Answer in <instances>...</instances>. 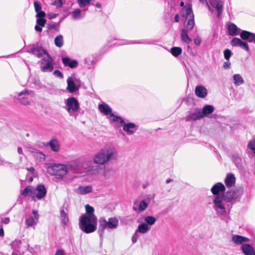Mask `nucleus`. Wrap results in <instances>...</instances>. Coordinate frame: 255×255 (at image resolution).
<instances>
[{
    "label": "nucleus",
    "instance_id": "32",
    "mask_svg": "<svg viewBox=\"0 0 255 255\" xmlns=\"http://www.w3.org/2000/svg\"><path fill=\"white\" fill-rule=\"evenodd\" d=\"M214 108L213 106L207 105L203 107L202 110L200 111L202 118L211 114L214 111Z\"/></svg>",
    "mask_w": 255,
    "mask_h": 255
},
{
    "label": "nucleus",
    "instance_id": "39",
    "mask_svg": "<svg viewBox=\"0 0 255 255\" xmlns=\"http://www.w3.org/2000/svg\"><path fill=\"white\" fill-rule=\"evenodd\" d=\"M60 219L62 223L64 225H67L69 223L68 216L64 210H60Z\"/></svg>",
    "mask_w": 255,
    "mask_h": 255
},
{
    "label": "nucleus",
    "instance_id": "15",
    "mask_svg": "<svg viewBox=\"0 0 255 255\" xmlns=\"http://www.w3.org/2000/svg\"><path fill=\"white\" fill-rule=\"evenodd\" d=\"M29 52L39 58H43L44 56H46V54H48L41 46L38 45L33 46Z\"/></svg>",
    "mask_w": 255,
    "mask_h": 255
},
{
    "label": "nucleus",
    "instance_id": "48",
    "mask_svg": "<svg viewBox=\"0 0 255 255\" xmlns=\"http://www.w3.org/2000/svg\"><path fill=\"white\" fill-rule=\"evenodd\" d=\"M36 24L43 27L45 25L46 23V20L44 19V17H37Z\"/></svg>",
    "mask_w": 255,
    "mask_h": 255
},
{
    "label": "nucleus",
    "instance_id": "9",
    "mask_svg": "<svg viewBox=\"0 0 255 255\" xmlns=\"http://www.w3.org/2000/svg\"><path fill=\"white\" fill-rule=\"evenodd\" d=\"M40 70L43 72H51L54 69V60L49 54L39 61Z\"/></svg>",
    "mask_w": 255,
    "mask_h": 255
},
{
    "label": "nucleus",
    "instance_id": "2",
    "mask_svg": "<svg viewBox=\"0 0 255 255\" xmlns=\"http://www.w3.org/2000/svg\"><path fill=\"white\" fill-rule=\"evenodd\" d=\"M79 226L81 230L86 234L93 233L97 228V218L96 216H81Z\"/></svg>",
    "mask_w": 255,
    "mask_h": 255
},
{
    "label": "nucleus",
    "instance_id": "18",
    "mask_svg": "<svg viewBox=\"0 0 255 255\" xmlns=\"http://www.w3.org/2000/svg\"><path fill=\"white\" fill-rule=\"evenodd\" d=\"M210 4L215 8L217 12V16L220 17L223 11L224 2L222 0H209Z\"/></svg>",
    "mask_w": 255,
    "mask_h": 255
},
{
    "label": "nucleus",
    "instance_id": "57",
    "mask_svg": "<svg viewBox=\"0 0 255 255\" xmlns=\"http://www.w3.org/2000/svg\"><path fill=\"white\" fill-rule=\"evenodd\" d=\"M230 65H231L230 62L227 60V61H226L224 63L223 67L225 69H228V68H230Z\"/></svg>",
    "mask_w": 255,
    "mask_h": 255
},
{
    "label": "nucleus",
    "instance_id": "27",
    "mask_svg": "<svg viewBox=\"0 0 255 255\" xmlns=\"http://www.w3.org/2000/svg\"><path fill=\"white\" fill-rule=\"evenodd\" d=\"M98 107L99 111L106 116L110 115L112 112V108L105 103L99 104Z\"/></svg>",
    "mask_w": 255,
    "mask_h": 255
},
{
    "label": "nucleus",
    "instance_id": "46",
    "mask_svg": "<svg viewBox=\"0 0 255 255\" xmlns=\"http://www.w3.org/2000/svg\"><path fill=\"white\" fill-rule=\"evenodd\" d=\"M85 209H86V211L87 214L83 215V216H95L94 214V209L93 207H92V206H91L89 205H86L85 206Z\"/></svg>",
    "mask_w": 255,
    "mask_h": 255
},
{
    "label": "nucleus",
    "instance_id": "38",
    "mask_svg": "<svg viewBox=\"0 0 255 255\" xmlns=\"http://www.w3.org/2000/svg\"><path fill=\"white\" fill-rule=\"evenodd\" d=\"M233 79L234 83L236 86H240L244 82L243 77L239 74H234L233 76Z\"/></svg>",
    "mask_w": 255,
    "mask_h": 255
},
{
    "label": "nucleus",
    "instance_id": "63",
    "mask_svg": "<svg viewBox=\"0 0 255 255\" xmlns=\"http://www.w3.org/2000/svg\"><path fill=\"white\" fill-rule=\"evenodd\" d=\"M47 27L49 28V29H55V27H56V25L55 24H51V25H49Z\"/></svg>",
    "mask_w": 255,
    "mask_h": 255
},
{
    "label": "nucleus",
    "instance_id": "29",
    "mask_svg": "<svg viewBox=\"0 0 255 255\" xmlns=\"http://www.w3.org/2000/svg\"><path fill=\"white\" fill-rule=\"evenodd\" d=\"M241 249L245 255H255V252L253 247L249 244H243Z\"/></svg>",
    "mask_w": 255,
    "mask_h": 255
},
{
    "label": "nucleus",
    "instance_id": "31",
    "mask_svg": "<svg viewBox=\"0 0 255 255\" xmlns=\"http://www.w3.org/2000/svg\"><path fill=\"white\" fill-rule=\"evenodd\" d=\"M34 6L36 13V17H45L46 14L45 12L42 10L41 4L38 1H34Z\"/></svg>",
    "mask_w": 255,
    "mask_h": 255
},
{
    "label": "nucleus",
    "instance_id": "45",
    "mask_svg": "<svg viewBox=\"0 0 255 255\" xmlns=\"http://www.w3.org/2000/svg\"><path fill=\"white\" fill-rule=\"evenodd\" d=\"M170 52L174 57H178L182 53V49L179 47H173L171 48Z\"/></svg>",
    "mask_w": 255,
    "mask_h": 255
},
{
    "label": "nucleus",
    "instance_id": "50",
    "mask_svg": "<svg viewBox=\"0 0 255 255\" xmlns=\"http://www.w3.org/2000/svg\"><path fill=\"white\" fill-rule=\"evenodd\" d=\"M65 1L63 0H55L51 4L57 7H61L65 3Z\"/></svg>",
    "mask_w": 255,
    "mask_h": 255
},
{
    "label": "nucleus",
    "instance_id": "33",
    "mask_svg": "<svg viewBox=\"0 0 255 255\" xmlns=\"http://www.w3.org/2000/svg\"><path fill=\"white\" fill-rule=\"evenodd\" d=\"M79 7L82 11L88 10V6L90 4L92 0H76Z\"/></svg>",
    "mask_w": 255,
    "mask_h": 255
},
{
    "label": "nucleus",
    "instance_id": "52",
    "mask_svg": "<svg viewBox=\"0 0 255 255\" xmlns=\"http://www.w3.org/2000/svg\"><path fill=\"white\" fill-rule=\"evenodd\" d=\"M53 74L56 77H58V78H61V79L63 78V74L61 72H60L58 70H55L53 72Z\"/></svg>",
    "mask_w": 255,
    "mask_h": 255
},
{
    "label": "nucleus",
    "instance_id": "41",
    "mask_svg": "<svg viewBox=\"0 0 255 255\" xmlns=\"http://www.w3.org/2000/svg\"><path fill=\"white\" fill-rule=\"evenodd\" d=\"M85 63L87 68L93 69L94 67V61L93 57H88L85 59Z\"/></svg>",
    "mask_w": 255,
    "mask_h": 255
},
{
    "label": "nucleus",
    "instance_id": "13",
    "mask_svg": "<svg viewBox=\"0 0 255 255\" xmlns=\"http://www.w3.org/2000/svg\"><path fill=\"white\" fill-rule=\"evenodd\" d=\"M46 193V189L43 185H38L36 188L34 187V200H35L36 199H42L45 196Z\"/></svg>",
    "mask_w": 255,
    "mask_h": 255
},
{
    "label": "nucleus",
    "instance_id": "7",
    "mask_svg": "<svg viewBox=\"0 0 255 255\" xmlns=\"http://www.w3.org/2000/svg\"><path fill=\"white\" fill-rule=\"evenodd\" d=\"M182 12L183 15H185L186 21H185V28L187 30L192 29L195 24L194 15L191 8L190 4H187L186 6L182 9Z\"/></svg>",
    "mask_w": 255,
    "mask_h": 255
},
{
    "label": "nucleus",
    "instance_id": "17",
    "mask_svg": "<svg viewBox=\"0 0 255 255\" xmlns=\"http://www.w3.org/2000/svg\"><path fill=\"white\" fill-rule=\"evenodd\" d=\"M240 37L244 40H246L250 43H255V33L247 30H242L240 33Z\"/></svg>",
    "mask_w": 255,
    "mask_h": 255
},
{
    "label": "nucleus",
    "instance_id": "42",
    "mask_svg": "<svg viewBox=\"0 0 255 255\" xmlns=\"http://www.w3.org/2000/svg\"><path fill=\"white\" fill-rule=\"evenodd\" d=\"M63 37L62 35H57L54 39V43L55 45L60 48L63 45Z\"/></svg>",
    "mask_w": 255,
    "mask_h": 255
},
{
    "label": "nucleus",
    "instance_id": "36",
    "mask_svg": "<svg viewBox=\"0 0 255 255\" xmlns=\"http://www.w3.org/2000/svg\"><path fill=\"white\" fill-rule=\"evenodd\" d=\"M181 40L187 44L190 43L192 40L188 35V30L187 29H182L181 35Z\"/></svg>",
    "mask_w": 255,
    "mask_h": 255
},
{
    "label": "nucleus",
    "instance_id": "20",
    "mask_svg": "<svg viewBox=\"0 0 255 255\" xmlns=\"http://www.w3.org/2000/svg\"><path fill=\"white\" fill-rule=\"evenodd\" d=\"M148 204L145 200L140 201L138 204L137 201L133 203V210L134 211L138 210L140 212L144 211L148 207Z\"/></svg>",
    "mask_w": 255,
    "mask_h": 255
},
{
    "label": "nucleus",
    "instance_id": "10",
    "mask_svg": "<svg viewBox=\"0 0 255 255\" xmlns=\"http://www.w3.org/2000/svg\"><path fill=\"white\" fill-rule=\"evenodd\" d=\"M33 97L34 93L32 91L24 90L18 94L17 99L21 104L28 105Z\"/></svg>",
    "mask_w": 255,
    "mask_h": 255
},
{
    "label": "nucleus",
    "instance_id": "64",
    "mask_svg": "<svg viewBox=\"0 0 255 255\" xmlns=\"http://www.w3.org/2000/svg\"><path fill=\"white\" fill-rule=\"evenodd\" d=\"M17 152L19 154H22V149L20 147H18L17 148Z\"/></svg>",
    "mask_w": 255,
    "mask_h": 255
},
{
    "label": "nucleus",
    "instance_id": "55",
    "mask_svg": "<svg viewBox=\"0 0 255 255\" xmlns=\"http://www.w3.org/2000/svg\"><path fill=\"white\" fill-rule=\"evenodd\" d=\"M58 15V14H57V13L50 12L48 14V16L49 19H53V18L56 17Z\"/></svg>",
    "mask_w": 255,
    "mask_h": 255
},
{
    "label": "nucleus",
    "instance_id": "56",
    "mask_svg": "<svg viewBox=\"0 0 255 255\" xmlns=\"http://www.w3.org/2000/svg\"><path fill=\"white\" fill-rule=\"evenodd\" d=\"M201 40L199 37H197L194 38V42L196 45H199L201 43Z\"/></svg>",
    "mask_w": 255,
    "mask_h": 255
},
{
    "label": "nucleus",
    "instance_id": "6",
    "mask_svg": "<svg viewBox=\"0 0 255 255\" xmlns=\"http://www.w3.org/2000/svg\"><path fill=\"white\" fill-rule=\"evenodd\" d=\"M65 109L67 111L70 116L75 119L78 115V111L80 109L79 104L77 99L71 97L65 100Z\"/></svg>",
    "mask_w": 255,
    "mask_h": 255
},
{
    "label": "nucleus",
    "instance_id": "12",
    "mask_svg": "<svg viewBox=\"0 0 255 255\" xmlns=\"http://www.w3.org/2000/svg\"><path fill=\"white\" fill-rule=\"evenodd\" d=\"M66 165L68 171H76L85 167L86 165L85 160L82 159H78L68 162Z\"/></svg>",
    "mask_w": 255,
    "mask_h": 255
},
{
    "label": "nucleus",
    "instance_id": "47",
    "mask_svg": "<svg viewBox=\"0 0 255 255\" xmlns=\"http://www.w3.org/2000/svg\"><path fill=\"white\" fill-rule=\"evenodd\" d=\"M144 221L148 225H152L155 223L156 219L153 216H147L144 218Z\"/></svg>",
    "mask_w": 255,
    "mask_h": 255
},
{
    "label": "nucleus",
    "instance_id": "11",
    "mask_svg": "<svg viewBox=\"0 0 255 255\" xmlns=\"http://www.w3.org/2000/svg\"><path fill=\"white\" fill-rule=\"evenodd\" d=\"M66 90L70 93H73L78 91L81 86L80 80L73 76L68 78Z\"/></svg>",
    "mask_w": 255,
    "mask_h": 255
},
{
    "label": "nucleus",
    "instance_id": "35",
    "mask_svg": "<svg viewBox=\"0 0 255 255\" xmlns=\"http://www.w3.org/2000/svg\"><path fill=\"white\" fill-rule=\"evenodd\" d=\"M202 118V115L200 113V111L197 112L191 113L187 115L186 117V120L187 121H190L191 120H197Z\"/></svg>",
    "mask_w": 255,
    "mask_h": 255
},
{
    "label": "nucleus",
    "instance_id": "8",
    "mask_svg": "<svg viewBox=\"0 0 255 255\" xmlns=\"http://www.w3.org/2000/svg\"><path fill=\"white\" fill-rule=\"evenodd\" d=\"M243 193L244 188L240 187L229 190L223 194L228 203H234L240 200Z\"/></svg>",
    "mask_w": 255,
    "mask_h": 255
},
{
    "label": "nucleus",
    "instance_id": "28",
    "mask_svg": "<svg viewBox=\"0 0 255 255\" xmlns=\"http://www.w3.org/2000/svg\"><path fill=\"white\" fill-rule=\"evenodd\" d=\"M232 240L236 245H242L243 243L249 242L250 239L240 235H233Z\"/></svg>",
    "mask_w": 255,
    "mask_h": 255
},
{
    "label": "nucleus",
    "instance_id": "16",
    "mask_svg": "<svg viewBox=\"0 0 255 255\" xmlns=\"http://www.w3.org/2000/svg\"><path fill=\"white\" fill-rule=\"evenodd\" d=\"M39 219V215L37 211L33 210L32 215L29 216L25 220V224L27 227L34 226L38 222Z\"/></svg>",
    "mask_w": 255,
    "mask_h": 255
},
{
    "label": "nucleus",
    "instance_id": "3",
    "mask_svg": "<svg viewBox=\"0 0 255 255\" xmlns=\"http://www.w3.org/2000/svg\"><path fill=\"white\" fill-rule=\"evenodd\" d=\"M223 194L214 196L213 199V208L215 211L216 214L219 216H225L228 214V210L229 205L227 203Z\"/></svg>",
    "mask_w": 255,
    "mask_h": 255
},
{
    "label": "nucleus",
    "instance_id": "24",
    "mask_svg": "<svg viewBox=\"0 0 255 255\" xmlns=\"http://www.w3.org/2000/svg\"><path fill=\"white\" fill-rule=\"evenodd\" d=\"M34 187L32 186H27L24 189L20 191V194L24 197L29 196L34 200Z\"/></svg>",
    "mask_w": 255,
    "mask_h": 255
},
{
    "label": "nucleus",
    "instance_id": "23",
    "mask_svg": "<svg viewBox=\"0 0 255 255\" xmlns=\"http://www.w3.org/2000/svg\"><path fill=\"white\" fill-rule=\"evenodd\" d=\"M62 61L65 66H68L70 68H75L78 66V61L76 60L71 59L69 57H63Z\"/></svg>",
    "mask_w": 255,
    "mask_h": 255
},
{
    "label": "nucleus",
    "instance_id": "22",
    "mask_svg": "<svg viewBox=\"0 0 255 255\" xmlns=\"http://www.w3.org/2000/svg\"><path fill=\"white\" fill-rule=\"evenodd\" d=\"M225 184L227 188H231L236 183V178L233 173H228L224 180Z\"/></svg>",
    "mask_w": 255,
    "mask_h": 255
},
{
    "label": "nucleus",
    "instance_id": "59",
    "mask_svg": "<svg viewBox=\"0 0 255 255\" xmlns=\"http://www.w3.org/2000/svg\"><path fill=\"white\" fill-rule=\"evenodd\" d=\"M34 29L36 31L40 32H41L42 30V27L37 24L35 25Z\"/></svg>",
    "mask_w": 255,
    "mask_h": 255
},
{
    "label": "nucleus",
    "instance_id": "4",
    "mask_svg": "<svg viewBox=\"0 0 255 255\" xmlns=\"http://www.w3.org/2000/svg\"><path fill=\"white\" fill-rule=\"evenodd\" d=\"M47 171L60 180H62L68 172L66 164L60 163L51 164L47 167Z\"/></svg>",
    "mask_w": 255,
    "mask_h": 255
},
{
    "label": "nucleus",
    "instance_id": "37",
    "mask_svg": "<svg viewBox=\"0 0 255 255\" xmlns=\"http://www.w3.org/2000/svg\"><path fill=\"white\" fill-rule=\"evenodd\" d=\"M92 191V187L90 186H80L77 189V192L81 194H86Z\"/></svg>",
    "mask_w": 255,
    "mask_h": 255
},
{
    "label": "nucleus",
    "instance_id": "5",
    "mask_svg": "<svg viewBox=\"0 0 255 255\" xmlns=\"http://www.w3.org/2000/svg\"><path fill=\"white\" fill-rule=\"evenodd\" d=\"M98 233L100 237H102L106 229H114L118 227L119 220L116 217L110 218L107 221L105 217H101L99 221Z\"/></svg>",
    "mask_w": 255,
    "mask_h": 255
},
{
    "label": "nucleus",
    "instance_id": "49",
    "mask_svg": "<svg viewBox=\"0 0 255 255\" xmlns=\"http://www.w3.org/2000/svg\"><path fill=\"white\" fill-rule=\"evenodd\" d=\"M232 55V52L229 49H226L224 51V56L226 60L229 61Z\"/></svg>",
    "mask_w": 255,
    "mask_h": 255
},
{
    "label": "nucleus",
    "instance_id": "19",
    "mask_svg": "<svg viewBox=\"0 0 255 255\" xmlns=\"http://www.w3.org/2000/svg\"><path fill=\"white\" fill-rule=\"evenodd\" d=\"M225 186L221 182L215 183L211 188V191L213 195L215 196L220 195V192L225 191Z\"/></svg>",
    "mask_w": 255,
    "mask_h": 255
},
{
    "label": "nucleus",
    "instance_id": "51",
    "mask_svg": "<svg viewBox=\"0 0 255 255\" xmlns=\"http://www.w3.org/2000/svg\"><path fill=\"white\" fill-rule=\"evenodd\" d=\"M248 147L255 153V140H252L249 142Z\"/></svg>",
    "mask_w": 255,
    "mask_h": 255
},
{
    "label": "nucleus",
    "instance_id": "34",
    "mask_svg": "<svg viewBox=\"0 0 255 255\" xmlns=\"http://www.w3.org/2000/svg\"><path fill=\"white\" fill-rule=\"evenodd\" d=\"M46 145H49L53 151L57 152L59 150V144L56 139H53L50 140Z\"/></svg>",
    "mask_w": 255,
    "mask_h": 255
},
{
    "label": "nucleus",
    "instance_id": "26",
    "mask_svg": "<svg viewBox=\"0 0 255 255\" xmlns=\"http://www.w3.org/2000/svg\"><path fill=\"white\" fill-rule=\"evenodd\" d=\"M114 40H117V41L114 43V45H123L126 44H131L133 43H137L136 42H131L130 41L128 40H117L115 38H111L108 40L109 42H112ZM139 43L150 44H151L150 42H140Z\"/></svg>",
    "mask_w": 255,
    "mask_h": 255
},
{
    "label": "nucleus",
    "instance_id": "53",
    "mask_svg": "<svg viewBox=\"0 0 255 255\" xmlns=\"http://www.w3.org/2000/svg\"><path fill=\"white\" fill-rule=\"evenodd\" d=\"M155 195L152 194V195H149L147 196L146 199L145 200L147 202H148V204L150 203V202L152 200H153L154 199Z\"/></svg>",
    "mask_w": 255,
    "mask_h": 255
},
{
    "label": "nucleus",
    "instance_id": "58",
    "mask_svg": "<svg viewBox=\"0 0 255 255\" xmlns=\"http://www.w3.org/2000/svg\"><path fill=\"white\" fill-rule=\"evenodd\" d=\"M55 255H65L64 252L61 250L56 251Z\"/></svg>",
    "mask_w": 255,
    "mask_h": 255
},
{
    "label": "nucleus",
    "instance_id": "62",
    "mask_svg": "<svg viewBox=\"0 0 255 255\" xmlns=\"http://www.w3.org/2000/svg\"><path fill=\"white\" fill-rule=\"evenodd\" d=\"M234 162L235 163H239L240 161H241L240 158L238 156L236 158L234 157Z\"/></svg>",
    "mask_w": 255,
    "mask_h": 255
},
{
    "label": "nucleus",
    "instance_id": "61",
    "mask_svg": "<svg viewBox=\"0 0 255 255\" xmlns=\"http://www.w3.org/2000/svg\"><path fill=\"white\" fill-rule=\"evenodd\" d=\"M3 222L4 224H7L9 222V219L8 218H5L3 220Z\"/></svg>",
    "mask_w": 255,
    "mask_h": 255
},
{
    "label": "nucleus",
    "instance_id": "44",
    "mask_svg": "<svg viewBox=\"0 0 255 255\" xmlns=\"http://www.w3.org/2000/svg\"><path fill=\"white\" fill-rule=\"evenodd\" d=\"M82 11V9L80 10V9L77 8L72 11V16L73 19L75 20L81 19L82 17L81 16Z\"/></svg>",
    "mask_w": 255,
    "mask_h": 255
},
{
    "label": "nucleus",
    "instance_id": "43",
    "mask_svg": "<svg viewBox=\"0 0 255 255\" xmlns=\"http://www.w3.org/2000/svg\"><path fill=\"white\" fill-rule=\"evenodd\" d=\"M149 229L150 228L148 226L147 224L146 223H142L138 225V229L136 231L141 233H145L149 230Z\"/></svg>",
    "mask_w": 255,
    "mask_h": 255
},
{
    "label": "nucleus",
    "instance_id": "14",
    "mask_svg": "<svg viewBox=\"0 0 255 255\" xmlns=\"http://www.w3.org/2000/svg\"><path fill=\"white\" fill-rule=\"evenodd\" d=\"M242 38L235 37L231 41V44L233 46L239 47L247 52L249 51V46L247 42L243 41Z\"/></svg>",
    "mask_w": 255,
    "mask_h": 255
},
{
    "label": "nucleus",
    "instance_id": "21",
    "mask_svg": "<svg viewBox=\"0 0 255 255\" xmlns=\"http://www.w3.org/2000/svg\"><path fill=\"white\" fill-rule=\"evenodd\" d=\"M137 129V126L133 123L126 124L123 126V130L127 132L128 134H133Z\"/></svg>",
    "mask_w": 255,
    "mask_h": 255
},
{
    "label": "nucleus",
    "instance_id": "60",
    "mask_svg": "<svg viewBox=\"0 0 255 255\" xmlns=\"http://www.w3.org/2000/svg\"><path fill=\"white\" fill-rule=\"evenodd\" d=\"M179 20V17L178 14H176L174 16V21L176 22H178Z\"/></svg>",
    "mask_w": 255,
    "mask_h": 255
},
{
    "label": "nucleus",
    "instance_id": "30",
    "mask_svg": "<svg viewBox=\"0 0 255 255\" xmlns=\"http://www.w3.org/2000/svg\"><path fill=\"white\" fill-rule=\"evenodd\" d=\"M228 32L230 35H240L241 31L236 25L234 23H231L228 26Z\"/></svg>",
    "mask_w": 255,
    "mask_h": 255
},
{
    "label": "nucleus",
    "instance_id": "1",
    "mask_svg": "<svg viewBox=\"0 0 255 255\" xmlns=\"http://www.w3.org/2000/svg\"><path fill=\"white\" fill-rule=\"evenodd\" d=\"M118 152L116 146L111 143L106 144L95 155L93 161L94 163L103 165L112 160L118 159Z\"/></svg>",
    "mask_w": 255,
    "mask_h": 255
},
{
    "label": "nucleus",
    "instance_id": "25",
    "mask_svg": "<svg viewBox=\"0 0 255 255\" xmlns=\"http://www.w3.org/2000/svg\"><path fill=\"white\" fill-rule=\"evenodd\" d=\"M195 93L198 97L204 98L207 95V90L203 86L199 85L195 88Z\"/></svg>",
    "mask_w": 255,
    "mask_h": 255
},
{
    "label": "nucleus",
    "instance_id": "40",
    "mask_svg": "<svg viewBox=\"0 0 255 255\" xmlns=\"http://www.w3.org/2000/svg\"><path fill=\"white\" fill-rule=\"evenodd\" d=\"M108 119L109 121L112 122H119L121 124L125 123L123 119H122L120 117L115 115L112 113L109 115Z\"/></svg>",
    "mask_w": 255,
    "mask_h": 255
},
{
    "label": "nucleus",
    "instance_id": "54",
    "mask_svg": "<svg viewBox=\"0 0 255 255\" xmlns=\"http://www.w3.org/2000/svg\"><path fill=\"white\" fill-rule=\"evenodd\" d=\"M138 238V235L137 232L136 231L134 235L132 237V243H135L137 242V240Z\"/></svg>",
    "mask_w": 255,
    "mask_h": 255
}]
</instances>
